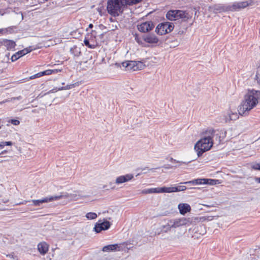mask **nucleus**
I'll return each instance as SVG.
<instances>
[{
    "label": "nucleus",
    "instance_id": "obj_5",
    "mask_svg": "<svg viewBox=\"0 0 260 260\" xmlns=\"http://www.w3.org/2000/svg\"><path fill=\"white\" fill-rule=\"evenodd\" d=\"M171 193L173 192L172 187H162L157 188H151L148 189H143L142 191V193L143 194H150L153 193Z\"/></svg>",
    "mask_w": 260,
    "mask_h": 260
},
{
    "label": "nucleus",
    "instance_id": "obj_51",
    "mask_svg": "<svg viewBox=\"0 0 260 260\" xmlns=\"http://www.w3.org/2000/svg\"><path fill=\"white\" fill-rule=\"evenodd\" d=\"M105 35V33H102L100 35H99V38L101 40H103V38H104V36Z\"/></svg>",
    "mask_w": 260,
    "mask_h": 260
},
{
    "label": "nucleus",
    "instance_id": "obj_62",
    "mask_svg": "<svg viewBox=\"0 0 260 260\" xmlns=\"http://www.w3.org/2000/svg\"><path fill=\"white\" fill-rule=\"evenodd\" d=\"M3 161H4V160H2V159H0V163H1V162H3Z\"/></svg>",
    "mask_w": 260,
    "mask_h": 260
},
{
    "label": "nucleus",
    "instance_id": "obj_20",
    "mask_svg": "<svg viewBox=\"0 0 260 260\" xmlns=\"http://www.w3.org/2000/svg\"><path fill=\"white\" fill-rule=\"evenodd\" d=\"M38 249L41 254L44 255L46 254L48 250V245L45 242H41L38 244Z\"/></svg>",
    "mask_w": 260,
    "mask_h": 260
},
{
    "label": "nucleus",
    "instance_id": "obj_44",
    "mask_svg": "<svg viewBox=\"0 0 260 260\" xmlns=\"http://www.w3.org/2000/svg\"><path fill=\"white\" fill-rule=\"evenodd\" d=\"M251 168L254 170L260 171V164L256 163L251 166Z\"/></svg>",
    "mask_w": 260,
    "mask_h": 260
},
{
    "label": "nucleus",
    "instance_id": "obj_9",
    "mask_svg": "<svg viewBox=\"0 0 260 260\" xmlns=\"http://www.w3.org/2000/svg\"><path fill=\"white\" fill-rule=\"evenodd\" d=\"M154 27V23L150 21H146L137 25L138 29L142 32H147L153 29Z\"/></svg>",
    "mask_w": 260,
    "mask_h": 260
},
{
    "label": "nucleus",
    "instance_id": "obj_54",
    "mask_svg": "<svg viewBox=\"0 0 260 260\" xmlns=\"http://www.w3.org/2000/svg\"><path fill=\"white\" fill-rule=\"evenodd\" d=\"M93 27V25L91 23L89 24L88 27L90 28H92Z\"/></svg>",
    "mask_w": 260,
    "mask_h": 260
},
{
    "label": "nucleus",
    "instance_id": "obj_36",
    "mask_svg": "<svg viewBox=\"0 0 260 260\" xmlns=\"http://www.w3.org/2000/svg\"><path fill=\"white\" fill-rule=\"evenodd\" d=\"M86 217L88 219H94L97 217V215L94 212H89L86 214Z\"/></svg>",
    "mask_w": 260,
    "mask_h": 260
},
{
    "label": "nucleus",
    "instance_id": "obj_18",
    "mask_svg": "<svg viewBox=\"0 0 260 260\" xmlns=\"http://www.w3.org/2000/svg\"><path fill=\"white\" fill-rule=\"evenodd\" d=\"M96 32L95 30H92L90 34H88L86 35L91 45H95V48L99 45L96 40Z\"/></svg>",
    "mask_w": 260,
    "mask_h": 260
},
{
    "label": "nucleus",
    "instance_id": "obj_13",
    "mask_svg": "<svg viewBox=\"0 0 260 260\" xmlns=\"http://www.w3.org/2000/svg\"><path fill=\"white\" fill-rule=\"evenodd\" d=\"M121 64L126 71H136V61L128 60L122 62Z\"/></svg>",
    "mask_w": 260,
    "mask_h": 260
},
{
    "label": "nucleus",
    "instance_id": "obj_14",
    "mask_svg": "<svg viewBox=\"0 0 260 260\" xmlns=\"http://www.w3.org/2000/svg\"><path fill=\"white\" fill-rule=\"evenodd\" d=\"M133 175L130 174H128L125 175H122L116 178L115 182L118 184L123 183L131 180L133 178Z\"/></svg>",
    "mask_w": 260,
    "mask_h": 260
},
{
    "label": "nucleus",
    "instance_id": "obj_26",
    "mask_svg": "<svg viewBox=\"0 0 260 260\" xmlns=\"http://www.w3.org/2000/svg\"><path fill=\"white\" fill-rule=\"evenodd\" d=\"M226 132L224 130H217V135H219L218 143H220L226 137Z\"/></svg>",
    "mask_w": 260,
    "mask_h": 260
},
{
    "label": "nucleus",
    "instance_id": "obj_27",
    "mask_svg": "<svg viewBox=\"0 0 260 260\" xmlns=\"http://www.w3.org/2000/svg\"><path fill=\"white\" fill-rule=\"evenodd\" d=\"M204 184L216 185L219 183V180L217 179L204 178Z\"/></svg>",
    "mask_w": 260,
    "mask_h": 260
},
{
    "label": "nucleus",
    "instance_id": "obj_17",
    "mask_svg": "<svg viewBox=\"0 0 260 260\" xmlns=\"http://www.w3.org/2000/svg\"><path fill=\"white\" fill-rule=\"evenodd\" d=\"M178 209L179 210L180 213L182 215H184L191 210L190 206L188 204L185 203L179 204L178 205Z\"/></svg>",
    "mask_w": 260,
    "mask_h": 260
},
{
    "label": "nucleus",
    "instance_id": "obj_32",
    "mask_svg": "<svg viewBox=\"0 0 260 260\" xmlns=\"http://www.w3.org/2000/svg\"><path fill=\"white\" fill-rule=\"evenodd\" d=\"M84 43L86 46L87 47L91 48V49H94L95 48V45H91L90 43L89 40L86 36L84 40Z\"/></svg>",
    "mask_w": 260,
    "mask_h": 260
},
{
    "label": "nucleus",
    "instance_id": "obj_64",
    "mask_svg": "<svg viewBox=\"0 0 260 260\" xmlns=\"http://www.w3.org/2000/svg\"><path fill=\"white\" fill-rule=\"evenodd\" d=\"M118 66H119L121 67L119 63H116V65H118Z\"/></svg>",
    "mask_w": 260,
    "mask_h": 260
},
{
    "label": "nucleus",
    "instance_id": "obj_25",
    "mask_svg": "<svg viewBox=\"0 0 260 260\" xmlns=\"http://www.w3.org/2000/svg\"><path fill=\"white\" fill-rule=\"evenodd\" d=\"M70 52L74 56L78 57L81 55V52L80 48L77 46H74L70 49Z\"/></svg>",
    "mask_w": 260,
    "mask_h": 260
},
{
    "label": "nucleus",
    "instance_id": "obj_16",
    "mask_svg": "<svg viewBox=\"0 0 260 260\" xmlns=\"http://www.w3.org/2000/svg\"><path fill=\"white\" fill-rule=\"evenodd\" d=\"M166 22L159 23L155 28V32L159 35H164L167 34Z\"/></svg>",
    "mask_w": 260,
    "mask_h": 260
},
{
    "label": "nucleus",
    "instance_id": "obj_55",
    "mask_svg": "<svg viewBox=\"0 0 260 260\" xmlns=\"http://www.w3.org/2000/svg\"><path fill=\"white\" fill-rule=\"evenodd\" d=\"M7 152V151L6 150H4L3 151H2L1 153H0V155L1 154H5Z\"/></svg>",
    "mask_w": 260,
    "mask_h": 260
},
{
    "label": "nucleus",
    "instance_id": "obj_23",
    "mask_svg": "<svg viewBox=\"0 0 260 260\" xmlns=\"http://www.w3.org/2000/svg\"><path fill=\"white\" fill-rule=\"evenodd\" d=\"M118 247V245L117 244H111L104 246L102 250L104 252H110L116 250Z\"/></svg>",
    "mask_w": 260,
    "mask_h": 260
},
{
    "label": "nucleus",
    "instance_id": "obj_19",
    "mask_svg": "<svg viewBox=\"0 0 260 260\" xmlns=\"http://www.w3.org/2000/svg\"><path fill=\"white\" fill-rule=\"evenodd\" d=\"M1 44L5 46L8 50H10L14 48L16 46V44L14 41L8 39H4L1 42Z\"/></svg>",
    "mask_w": 260,
    "mask_h": 260
},
{
    "label": "nucleus",
    "instance_id": "obj_35",
    "mask_svg": "<svg viewBox=\"0 0 260 260\" xmlns=\"http://www.w3.org/2000/svg\"><path fill=\"white\" fill-rule=\"evenodd\" d=\"M166 25H167V34L172 31L174 27V25L173 23L169 22H166Z\"/></svg>",
    "mask_w": 260,
    "mask_h": 260
},
{
    "label": "nucleus",
    "instance_id": "obj_1",
    "mask_svg": "<svg viewBox=\"0 0 260 260\" xmlns=\"http://www.w3.org/2000/svg\"><path fill=\"white\" fill-rule=\"evenodd\" d=\"M258 104V101L254 97V94L251 90L244 96V100L239 106L238 109L239 114L242 116H245L248 114L249 111L255 107Z\"/></svg>",
    "mask_w": 260,
    "mask_h": 260
},
{
    "label": "nucleus",
    "instance_id": "obj_37",
    "mask_svg": "<svg viewBox=\"0 0 260 260\" xmlns=\"http://www.w3.org/2000/svg\"><path fill=\"white\" fill-rule=\"evenodd\" d=\"M33 50V49L32 48L31 46H29L28 47H27L26 48H24V49L22 50L21 51L22 54L25 55V54L30 52L31 51Z\"/></svg>",
    "mask_w": 260,
    "mask_h": 260
},
{
    "label": "nucleus",
    "instance_id": "obj_40",
    "mask_svg": "<svg viewBox=\"0 0 260 260\" xmlns=\"http://www.w3.org/2000/svg\"><path fill=\"white\" fill-rule=\"evenodd\" d=\"M251 92L254 93V97L258 101L260 100V91L259 90H255L254 89H252L251 90Z\"/></svg>",
    "mask_w": 260,
    "mask_h": 260
},
{
    "label": "nucleus",
    "instance_id": "obj_28",
    "mask_svg": "<svg viewBox=\"0 0 260 260\" xmlns=\"http://www.w3.org/2000/svg\"><path fill=\"white\" fill-rule=\"evenodd\" d=\"M20 52H22L21 50L18 51V52L15 53L12 56L11 59L12 62H14V61L17 60L20 57L24 56V55L22 54V53H20Z\"/></svg>",
    "mask_w": 260,
    "mask_h": 260
},
{
    "label": "nucleus",
    "instance_id": "obj_31",
    "mask_svg": "<svg viewBox=\"0 0 260 260\" xmlns=\"http://www.w3.org/2000/svg\"><path fill=\"white\" fill-rule=\"evenodd\" d=\"M142 1V0H124V4L127 7V6H132L138 4Z\"/></svg>",
    "mask_w": 260,
    "mask_h": 260
},
{
    "label": "nucleus",
    "instance_id": "obj_34",
    "mask_svg": "<svg viewBox=\"0 0 260 260\" xmlns=\"http://www.w3.org/2000/svg\"><path fill=\"white\" fill-rule=\"evenodd\" d=\"M136 71L141 70L143 69L145 67V64H144L143 63L140 61H136Z\"/></svg>",
    "mask_w": 260,
    "mask_h": 260
},
{
    "label": "nucleus",
    "instance_id": "obj_57",
    "mask_svg": "<svg viewBox=\"0 0 260 260\" xmlns=\"http://www.w3.org/2000/svg\"><path fill=\"white\" fill-rule=\"evenodd\" d=\"M7 257H9L10 258H12V257H13V255H11V254H9V255H7Z\"/></svg>",
    "mask_w": 260,
    "mask_h": 260
},
{
    "label": "nucleus",
    "instance_id": "obj_59",
    "mask_svg": "<svg viewBox=\"0 0 260 260\" xmlns=\"http://www.w3.org/2000/svg\"><path fill=\"white\" fill-rule=\"evenodd\" d=\"M16 99H17V100H20V99H21V96H18V97H17V98H16Z\"/></svg>",
    "mask_w": 260,
    "mask_h": 260
},
{
    "label": "nucleus",
    "instance_id": "obj_12",
    "mask_svg": "<svg viewBox=\"0 0 260 260\" xmlns=\"http://www.w3.org/2000/svg\"><path fill=\"white\" fill-rule=\"evenodd\" d=\"M249 4L247 1L236 2L232 5H229L230 11H235L241 9H243L248 6Z\"/></svg>",
    "mask_w": 260,
    "mask_h": 260
},
{
    "label": "nucleus",
    "instance_id": "obj_21",
    "mask_svg": "<svg viewBox=\"0 0 260 260\" xmlns=\"http://www.w3.org/2000/svg\"><path fill=\"white\" fill-rule=\"evenodd\" d=\"M205 135L209 136L211 140L213 141V139H215L218 142L219 135H217V130H214L213 129H209L205 132Z\"/></svg>",
    "mask_w": 260,
    "mask_h": 260
},
{
    "label": "nucleus",
    "instance_id": "obj_47",
    "mask_svg": "<svg viewBox=\"0 0 260 260\" xmlns=\"http://www.w3.org/2000/svg\"><path fill=\"white\" fill-rule=\"evenodd\" d=\"M80 34L77 30L71 32V35L75 38L77 37Z\"/></svg>",
    "mask_w": 260,
    "mask_h": 260
},
{
    "label": "nucleus",
    "instance_id": "obj_11",
    "mask_svg": "<svg viewBox=\"0 0 260 260\" xmlns=\"http://www.w3.org/2000/svg\"><path fill=\"white\" fill-rule=\"evenodd\" d=\"M142 39L149 44H155L158 42V38L154 34H148L142 35Z\"/></svg>",
    "mask_w": 260,
    "mask_h": 260
},
{
    "label": "nucleus",
    "instance_id": "obj_39",
    "mask_svg": "<svg viewBox=\"0 0 260 260\" xmlns=\"http://www.w3.org/2000/svg\"><path fill=\"white\" fill-rule=\"evenodd\" d=\"M13 143L11 141L2 142L0 143V149H2L5 146H12Z\"/></svg>",
    "mask_w": 260,
    "mask_h": 260
},
{
    "label": "nucleus",
    "instance_id": "obj_52",
    "mask_svg": "<svg viewBox=\"0 0 260 260\" xmlns=\"http://www.w3.org/2000/svg\"><path fill=\"white\" fill-rule=\"evenodd\" d=\"M255 182L260 183V177H256V178L255 179Z\"/></svg>",
    "mask_w": 260,
    "mask_h": 260
},
{
    "label": "nucleus",
    "instance_id": "obj_38",
    "mask_svg": "<svg viewBox=\"0 0 260 260\" xmlns=\"http://www.w3.org/2000/svg\"><path fill=\"white\" fill-rule=\"evenodd\" d=\"M33 50V49L32 48L31 46H29L28 47H27L26 48H24V49L22 50L21 51L22 54L25 55V54L30 52L31 51Z\"/></svg>",
    "mask_w": 260,
    "mask_h": 260
},
{
    "label": "nucleus",
    "instance_id": "obj_58",
    "mask_svg": "<svg viewBox=\"0 0 260 260\" xmlns=\"http://www.w3.org/2000/svg\"><path fill=\"white\" fill-rule=\"evenodd\" d=\"M54 92V89L50 90L47 93H52Z\"/></svg>",
    "mask_w": 260,
    "mask_h": 260
},
{
    "label": "nucleus",
    "instance_id": "obj_33",
    "mask_svg": "<svg viewBox=\"0 0 260 260\" xmlns=\"http://www.w3.org/2000/svg\"><path fill=\"white\" fill-rule=\"evenodd\" d=\"M256 177H249L246 179V184L247 185H253L255 182Z\"/></svg>",
    "mask_w": 260,
    "mask_h": 260
},
{
    "label": "nucleus",
    "instance_id": "obj_22",
    "mask_svg": "<svg viewBox=\"0 0 260 260\" xmlns=\"http://www.w3.org/2000/svg\"><path fill=\"white\" fill-rule=\"evenodd\" d=\"M205 182L204 178H199L192 180L191 181L181 182V184H191L192 185H197V184H204Z\"/></svg>",
    "mask_w": 260,
    "mask_h": 260
},
{
    "label": "nucleus",
    "instance_id": "obj_30",
    "mask_svg": "<svg viewBox=\"0 0 260 260\" xmlns=\"http://www.w3.org/2000/svg\"><path fill=\"white\" fill-rule=\"evenodd\" d=\"M173 192H178L180 191L185 190L186 189V187L184 185H179L177 186L172 187Z\"/></svg>",
    "mask_w": 260,
    "mask_h": 260
},
{
    "label": "nucleus",
    "instance_id": "obj_48",
    "mask_svg": "<svg viewBox=\"0 0 260 260\" xmlns=\"http://www.w3.org/2000/svg\"><path fill=\"white\" fill-rule=\"evenodd\" d=\"M255 79L257 80V82L259 83H260V74L257 72L256 76H255Z\"/></svg>",
    "mask_w": 260,
    "mask_h": 260
},
{
    "label": "nucleus",
    "instance_id": "obj_6",
    "mask_svg": "<svg viewBox=\"0 0 260 260\" xmlns=\"http://www.w3.org/2000/svg\"><path fill=\"white\" fill-rule=\"evenodd\" d=\"M171 223V226H172L173 228H177L178 227L189 225L192 222V219L190 218H181L179 219H170V220Z\"/></svg>",
    "mask_w": 260,
    "mask_h": 260
},
{
    "label": "nucleus",
    "instance_id": "obj_2",
    "mask_svg": "<svg viewBox=\"0 0 260 260\" xmlns=\"http://www.w3.org/2000/svg\"><path fill=\"white\" fill-rule=\"evenodd\" d=\"M127 6L124 0H108L107 11L108 14L116 17L121 15Z\"/></svg>",
    "mask_w": 260,
    "mask_h": 260
},
{
    "label": "nucleus",
    "instance_id": "obj_56",
    "mask_svg": "<svg viewBox=\"0 0 260 260\" xmlns=\"http://www.w3.org/2000/svg\"><path fill=\"white\" fill-rule=\"evenodd\" d=\"M183 33V30H180V31H179L178 34H180V35H182Z\"/></svg>",
    "mask_w": 260,
    "mask_h": 260
},
{
    "label": "nucleus",
    "instance_id": "obj_60",
    "mask_svg": "<svg viewBox=\"0 0 260 260\" xmlns=\"http://www.w3.org/2000/svg\"><path fill=\"white\" fill-rule=\"evenodd\" d=\"M110 21L111 22H113L114 21V19H113L112 18H110Z\"/></svg>",
    "mask_w": 260,
    "mask_h": 260
},
{
    "label": "nucleus",
    "instance_id": "obj_61",
    "mask_svg": "<svg viewBox=\"0 0 260 260\" xmlns=\"http://www.w3.org/2000/svg\"><path fill=\"white\" fill-rule=\"evenodd\" d=\"M172 168V167H165V168H166V169H170V168Z\"/></svg>",
    "mask_w": 260,
    "mask_h": 260
},
{
    "label": "nucleus",
    "instance_id": "obj_53",
    "mask_svg": "<svg viewBox=\"0 0 260 260\" xmlns=\"http://www.w3.org/2000/svg\"><path fill=\"white\" fill-rule=\"evenodd\" d=\"M76 196V194H75V196L74 194H71V197L72 198H73V199H74V200H76L77 199L75 198Z\"/></svg>",
    "mask_w": 260,
    "mask_h": 260
},
{
    "label": "nucleus",
    "instance_id": "obj_50",
    "mask_svg": "<svg viewBox=\"0 0 260 260\" xmlns=\"http://www.w3.org/2000/svg\"><path fill=\"white\" fill-rule=\"evenodd\" d=\"M12 28H8L6 29H0V33L3 32L4 31H10V30H12Z\"/></svg>",
    "mask_w": 260,
    "mask_h": 260
},
{
    "label": "nucleus",
    "instance_id": "obj_46",
    "mask_svg": "<svg viewBox=\"0 0 260 260\" xmlns=\"http://www.w3.org/2000/svg\"><path fill=\"white\" fill-rule=\"evenodd\" d=\"M40 77H42L41 72L38 73L34 75L31 76L29 77V79H34L37 78H39Z\"/></svg>",
    "mask_w": 260,
    "mask_h": 260
},
{
    "label": "nucleus",
    "instance_id": "obj_41",
    "mask_svg": "<svg viewBox=\"0 0 260 260\" xmlns=\"http://www.w3.org/2000/svg\"><path fill=\"white\" fill-rule=\"evenodd\" d=\"M134 37H135V39L136 40V41L139 44H142L143 43V42H142V36L141 37H140L139 36V35L137 34H136L135 35H134Z\"/></svg>",
    "mask_w": 260,
    "mask_h": 260
},
{
    "label": "nucleus",
    "instance_id": "obj_63",
    "mask_svg": "<svg viewBox=\"0 0 260 260\" xmlns=\"http://www.w3.org/2000/svg\"><path fill=\"white\" fill-rule=\"evenodd\" d=\"M138 170H145V168H144V169H138Z\"/></svg>",
    "mask_w": 260,
    "mask_h": 260
},
{
    "label": "nucleus",
    "instance_id": "obj_15",
    "mask_svg": "<svg viewBox=\"0 0 260 260\" xmlns=\"http://www.w3.org/2000/svg\"><path fill=\"white\" fill-rule=\"evenodd\" d=\"M172 228H173L172 226H171V223L170 220H167L166 224L161 225L159 229L158 235L159 236L164 233H167L168 232L170 231Z\"/></svg>",
    "mask_w": 260,
    "mask_h": 260
},
{
    "label": "nucleus",
    "instance_id": "obj_24",
    "mask_svg": "<svg viewBox=\"0 0 260 260\" xmlns=\"http://www.w3.org/2000/svg\"><path fill=\"white\" fill-rule=\"evenodd\" d=\"M238 118L237 113H233L230 111L228 112L227 115L225 116L226 121L228 120H235Z\"/></svg>",
    "mask_w": 260,
    "mask_h": 260
},
{
    "label": "nucleus",
    "instance_id": "obj_4",
    "mask_svg": "<svg viewBox=\"0 0 260 260\" xmlns=\"http://www.w3.org/2000/svg\"><path fill=\"white\" fill-rule=\"evenodd\" d=\"M166 18L171 21L181 19L182 21H186L189 18L188 13L179 10H171L166 14Z\"/></svg>",
    "mask_w": 260,
    "mask_h": 260
},
{
    "label": "nucleus",
    "instance_id": "obj_43",
    "mask_svg": "<svg viewBox=\"0 0 260 260\" xmlns=\"http://www.w3.org/2000/svg\"><path fill=\"white\" fill-rule=\"evenodd\" d=\"M9 122L11 123V124L14 125H18L20 123V121L16 119H11L9 121Z\"/></svg>",
    "mask_w": 260,
    "mask_h": 260
},
{
    "label": "nucleus",
    "instance_id": "obj_7",
    "mask_svg": "<svg viewBox=\"0 0 260 260\" xmlns=\"http://www.w3.org/2000/svg\"><path fill=\"white\" fill-rule=\"evenodd\" d=\"M111 225V223L105 219L103 221L99 220L94 225V231L96 233H99L102 231L108 230L110 228Z\"/></svg>",
    "mask_w": 260,
    "mask_h": 260
},
{
    "label": "nucleus",
    "instance_id": "obj_10",
    "mask_svg": "<svg viewBox=\"0 0 260 260\" xmlns=\"http://www.w3.org/2000/svg\"><path fill=\"white\" fill-rule=\"evenodd\" d=\"M209 9L211 12H212L215 14L230 11L229 5L225 6L222 4L214 5L211 7H210Z\"/></svg>",
    "mask_w": 260,
    "mask_h": 260
},
{
    "label": "nucleus",
    "instance_id": "obj_45",
    "mask_svg": "<svg viewBox=\"0 0 260 260\" xmlns=\"http://www.w3.org/2000/svg\"><path fill=\"white\" fill-rule=\"evenodd\" d=\"M41 72L42 76H44V75H49L52 74V71H50V70H45V71H44Z\"/></svg>",
    "mask_w": 260,
    "mask_h": 260
},
{
    "label": "nucleus",
    "instance_id": "obj_42",
    "mask_svg": "<svg viewBox=\"0 0 260 260\" xmlns=\"http://www.w3.org/2000/svg\"><path fill=\"white\" fill-rule=\"evenodd\" d=\"M170 161L171 162H177V163H179L180 164H184V165H187V164H188V163L190 162V161H189L188 162L179 161L176 160V159H173L172 157L170 158Z\"/></svg>",
    "mask_w": 260,
    "mask_h": 260
},
{
    "label": "nucleus",
    "instance_id": "obj_3",
    "mask_svg": "<svg viewBox=\"0 0 260 260\" xmlns=\"http://www.w3.org/2000/svg\"><path fill=\"white\" fill-rule=\"evenodd\" d=\"M213 144V141L210 136L205 135V137L198 141L194 145V149L197 153L198 156L201 157L204 152L209 150Z\"/></svg>",
    "mask_w": 260,
    "mask_h": 260
},
{
    "label": "nucleus",
    "instance_id": "obj_49",
    "mask_svg": "<svg viewBox=\"0 0 260 260\" xmlns=\"http://www.w3.org/2000/svg\"><path fill=\"white\" fill-rule=\"evenodd\" d=\"M50 71H52V74H55V73H57L59 72H60L61 70L55 69V70H50Z\"/></svg>",
    "mask_w": 260,
    "mask_h": 260
},
{
    "label": "nucleus",
    "instance_id": "obj_29",
    "mask_svg": "<svg viewBox=\"0 0 260 260\" xmlns=\"http://www.w3.org/2000/svg\"><path fill=\"white\" fill-rule=\"evenodd\" d=\"M79 85V82H76L74 84H71L69 85H67L66 86H62L58 88V90H66V89H72L77 86H78Z\"/></svg>",
    "mask_w": 260,
    "mask_h": 260
},
{
    "label": "nucleus",
    "instance_id": "obj_8",
    "mask_svg": "<svg viewBox=\"0 0 260 260\" xmlns=\"http://www.w3.org/2000/svg\"><path fill=\"white\" fill-rule=\"evenodd\" d=\"M62 196H54L50 197H46L40 200H32L33 205L36 206H39L41 204L45 203L52 202L54 200H58L62 198Z\"/></svg>",
    "mask_w": 260,
    "mask_h": 260
}]
</instances>
